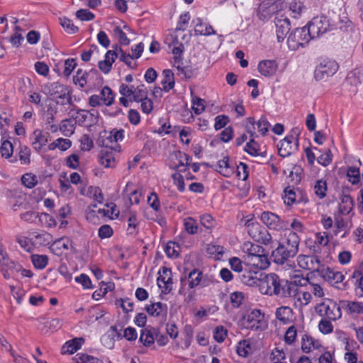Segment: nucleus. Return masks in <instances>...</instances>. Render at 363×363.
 Masks as SVG:
<instances>
[{
    "mask_svg": "<svg viewBox=\"0 0 363 363\" xmlns=\"http://www.w3.org/2000/svg\"><path fill=\"white\" fill-rule=\"evenodd\" d=\"M13 151V147L12 143L9 140H4L0 147V152L1 156L5 158H9Z\"/></svg>",
    "mask_w": 363,
    "mask_h": 363,
    "instance_id": "nucleus-56",
    "label": "nucleus"
},
{
    "mask_svg": "<svg viewBox=\"0 0 363 363\" xmlns=\"http://www.w3.org/2000/svg\"><path fill=\"white\" fill-rule=\"evenodd\" d=\"M263 315L260 310L255 309L247 314L243 315L242 325L247 329L257 330L262 328Z\"/></svg>",
    "mask_w": 363,
    "mask_h": 363,
    "instance_id": "nucleus-11",
    "label": "nucleus"
},
{
    "mask_svg": "<svg viewBox=\"0 0 363 363\" xmlns=\"http://www.w3.org/2000/svg\"><path fill=\"white\" fill-rule=\"evenodd\" d=\"M216 170L223 177H230L234 174L235 167L230 164L229 157L225 156L218 160Z\"/></svg>",
    "mask_w": 363,
    "mask_h": 363,
    "instance_id": "nucleus-25",
    "label": "nucleus"
},
{
    "mask_svg": "<svg viewBox=\"0 0 363 363\" xmlns=\"http://www.w3.org/2000/svg\"><path fill=\"white\" fill-rule=\"evenodd\" d=\"M289 9L294 13V17L296 18L301 14L305 7L301 1L294 0L290 4Z\"/></svg>",
    "mask_w": 363,
    "mask_h": 363,
    "instance_id": "nucleus-63",
    "label": "nucleus"
},
{
    "mask_svg": "<svg viewBox=\"0 0 363 363\" xmlns=\"http://www.w3.org/2000/svg\"><path fill=\"white\" fill-rule=\"evenodd\" d=\"M360 301H345L343 307L348 314H359Z\"/></svg>",
    "mask_w": 363,
    "mask_h": 363,
    "instance_id": "nucleus-45",
    "label": "nucleus"
},
{
    "mask_svg": "<svg viewBox=\"0 0 363 363\" xmlns=\"http://www.w3.org/2000/svg\"><path fill=\"white\" fill-rule=\"evenodd\" d=\"M72 118L76 124L77 123L80 126L91 127L98 122V117L95 115L94 111L91 112L84 109H79L72 116Z\"/></svg>",
    "mask_w": 363,
    "mask_h": 363,
    "instance_id": "nucleus-13",
    "label": "nucleus"
},
{
    "mask_svg": "<svg viewBox=\"0 0 363 363\" xmlns=\"http://www.w3.org/2000/svg\"><path fill=\"white\" fill-rule=\"evenodd\" d=\"M340 200L341 202L339 203V212L342 215L349 214L354 206L353 199L348 194L343 191Z\"/></svg>",
    "mask_w": 363,
    "mask_h": 363,
    "instance_id": "nucleus-28",
    "label": "nucleus"
},
{
    "mask_svg": "<svg viewBox=\"0 0 363 363\" xmlns=\"http://www.w3.org/2000/svg\"><path fill=\"white\" fill-rule=\"evenodd\" d=\"M87 76L88 74L86 72L79 69L77 70L76 75L74 76L73 82L75 84H78L81 88H83L87 83Z\"/></svg>",
    "mask_w": 363,
    "mask_h": 363,
    "instance_id": "nucleus-50",
    "label": "nucleus"
},
{
    "mask_svg": "<svg viewBox=\"0 0 363 363\" xmlns=\"http://www.w3.org/2000/svg\"><path fill=\"white\" fill-rule=\"evenodd\" d=\"M100 163L105 167H113L116 165V160L113 153L111 151H101Z\"/></svg>",
    "mask_w": 363,
    "mask_h": 363,
    "instance_id": "nucleus-41",
    "label": "nucleus"
},
{
    "mask_svg": "<svg viewBox=\"0 0 363 363\" xmlns=\"http://www.w3.org/2000/svg\"><path fill=\"white\" fill-rule=\"evenodd\" d=\"M32 239L34 240L36 245L40 246H47L54 242L52 235L45 231H43L40 233H33Z\"/></svg>",
    "mask_w": 363,
    "mask_h": 363,
    "instance_id": "nucleus-34",
    "label": "nucleus"
},
{
    "mask_svg": "<svg viewBox=\"0 0 363 363\" xmlns=\"http://www.w3.org/2000/svg\"><path fill=\"white\" fill-rule=\"evenodd\" d=\"M128 230L129 231V233L130 234L136 233L138 231L137 228L138 225V218H137L135 213H134V212L130 213V215H129V217L128 219Z\"/></svg>",
    "mask_w": 363,
    "mask_h": 363,
    "instance_id": "nucleus-60",
    "label": "nucleus"
},
{
    "mask_svg": "<svg viewBox=\"0 0 363 363\" xmlns=\"http://www.w3.org/2000/svg\"><path fill=\"white\" fill-rule=\"evenodd\" d=\"M255 121L253 118H247V124L246 125L247 132L250 135L251 139L247 143L244 150L252 156H260L265 157L267 152L264 151L259 152V145L255 140V137L257 136L255 132Z\"/></svg>",
    "mask_w": 363,
    "mask_h": 363,
    "instance_id": "nucleus-6",
    "label": "nucleus"
},
{
    "mask_svg": "<svg viewBox=\"0 0 363 363\" xmlns=\"http://www.w3.org/2000/svg\"><path fill=\"white\" fill-rule=\"evenodd\" d=\"M76 363H103L96 357L84 353H78L74 357Z\"/></svg>",
    "mask_w": 363,
    "mask_h": 363,
    "instance_id": "nucleus-46",
    "label": "nucleus"
},
{
    "mask_svg": "<svg viewBox=\"0 0 363 363\" xmlns=\"http://www.w3.org/2000/svg\"><path fill=\"white\" fill-rule=\"evenodd\" d=\"M22 184L28 189L33 188L38 183L37 177L32 174H25L21 177Z\"/></svg>",
    "mask_w": 363,
    "mask_h": 363,
    "instance_id": "nucleus-55",
    "label": "nucleus"
},
{
    "mask_svg": "<svg viewBox=\"0 0 363 363\" xmlns=\"http://www.w3.org/2000/svg\"><path fill=\"white\" fill-rule=\"evenodd\" d=\"M263 276V273L261 272L255 271H245L240 276V279L241 281L247 286H258L259 284V280L261 277Z\"/></svg>",
    "mask_w": 363,
    "mask_h": 363,
    "instance_id": "nucleus-21",
    "label": "nucleus"
},
{
    "mask_svg": "<svg viewBox=\"0 0 363 363\" xmlns=\"http://www.w3.org/2000/svg\"><path fill=\"white\" fill-rule=\"evenodd\" d=\"M298 286L294 281L280 279L277 296L286 298L295 296L298 293Z\"/></svg>",
    "mask_w": 363,
    "mask_h": 363,
    "instance_id": "nucleus-15",
    "label": "nucleus"
},
{
    "mask_svg": "<svg viewBox=\"0 0 363 363\" xmlns=\"http://www.w3.org/2000/svg\"><path fill=\"white\" fill-rule=\"evenodd\" d=\"M242 250L244 252L247 253V259L249 260L252 257L258 255L259 253L264 252V248L257 245L254 244L250 242H246L243 244Z\"/></svg>",
    "mask_w": 363,
    "mask_h": 363,
    "instance_id": "nucleus-35",
    "label": "nucleus"
},
{
    "mask_svg": "<svg viewBox=\"0 0 363 363\" xmlns=\"http://www.w3.org/2000/svg\"><path fill=\"white\" fill-rule=\"evenodd\" d=\"M359 169L355 167H350L347 169V176L349 182L352 184H357L359 182Z\"/></svg>",
    "mask_w": 363,
    "mask_h": 363,
    "instance_id": "nucleus-54",
    "label": "nucleus"
},
{
    "mask_svg": "<svg viewBox=\"0 0 363 363\" xmlns=\"http://www.w3.org/2000/svg\"><path fill=\"white\" fill-rule=\"evenodd\" d=\"M247 233L249 235L255 240V239H259V234L262 230H264L265 228L260 225L258 223H249L247 226Z\"/></svg>",
    "mask_w": 363,
    "mask_h": 363,
    "instance_id": "nucleus-47",
    "label": "nucleus"
},
{
    "mask_svg": "<svg viewBox=\"0 0 363 363\" xmlns=\"http://www.w3.org/2000/svg\"><path fill=\"white\" fill-rule=\"evenodd\" d=\"M162 74L164 76V79L161 84H162L163 90L165 92H168L174 88L175 84L174 74L170 69H164L162 72Z\"/></svg>",
    "mask_w": 363,
    "mask_h": 363,
    "instance_id": "nucleus-38",
    "label": "nucleus"
},
{
    "mask_svg": "<svg viewBox=\"0 0 363 363\" xmlns=\"http://www.w3.org/2000/svg\"><path fill=\"white\" fill-rule=\"evenodd\" d=\"M300 133L301 130L298 128H294L291 133L279 142L278 152L281 157H288L291 155L294 151L298 150Z\"/></svg>",
    "mask_w": 363,
    "mask_h": 363,
    "instance_id": "nucleus-2",
    "label": "nucleus"
},
{
    "mask_svg": "<svg viewBox=\"0 0 363 363\" xmlns=\"http://www.w3.org/2000/svg\"><path fill=\"white\" fill-rule=\"evenodd\" d=\"M339 65L333 60L325 59L316 67L314 77L316 80H323L334 75L338 70Z\"/></svg>",
    "mask_w": 363,
    "mask_h": 363,
    "instance_id": "nucleus-9",
    "label": "nucleus"
},
{
    "mask_svg": "<svg viewBox=\"0 0 363 363\" xmlns=\"http://www.w3.org/2000/svg\"><path fill=\"white\" fill-rule=\"evenodd\" d=\"M0 265L10 269H20L19 264L9 257L2 243L0 244Z\"/></svg>",
    "mask_w": 363,
    "mask_h": 363,
    "instance_id": "nucleus-31",
    "label": "nucleus"
},
{
    "mask_svg": "<svg viewBox=\"0 0 363 363\" xmlns=\"http://www.w3.org/2000/svg\"><path fill=\"white\" fill-rule=\"evenodd\" d=\"M33 137L32 145L35 150L39 152L48 142L49 134L43 133L42 130L38 129L34 130Z\"/></svg>",
    "mask_w": 363,
    "mask_h": 363,
    "instance_id": "nucleus-29",
    "label": "nucleus"
},
{
    "mask_svg": "<svg viewBox=\"0 0 363 363\" xmlns=\"http://www.w3.org/2000/svg\"><path fill=\"white\" fill-rule=\"evenodd\" d=\"M286 239L285 240L281 243L282 246H284L291 251V253H294V255H297L298 252V245L300 239L296 233L289 230L288 234L285 235Z\"/></svg>",
    "mask_w": 363,
    "mask_h": 363,
    "instance_id": "nucleus-20",
    "label": "nucleus"
},
{
    "mask_svg": "<svg viewBox=\"0 0 363 363\" xmlns=\"http://www.w3.org/2000/svg\"><path fill=\"white\" fill-rule=\"evenodd\" d=\"M84 343L83 337H74L69 341H67L61 349L62 354H72L81 348Z\"/></svg>",
    "mask_w": 363,
    "mask_h": 363,
    "instance_id": "nucleus-24",
    "label": "nucleus"
},
{
    "mask_svg": "<svg viewBox=\"0 0 363 363\" xmlns=\"http://www.w3.org/2000/svg\"><path fill=\"white\" fill-rule=\"evenodd\" d=\"M60 23L62 28L69 33H75L79 30L78 27L75 26L72 21L67 18H60Z\"/></svg>",
    "mask_w": 363,
    "mask_h": 363,
    "instance_id": "nucleus-49",
    "label": "nucleus"
},
{
    "mask_svg": "<svg viewBox=\"0 0 363 363\" xmlns=\"http://www.w3.org/2000/svg\"><path fill=\"white\" fill-rule=\"evenodd\" d=\"M159 277H157V284L159 287H162L160 282L164 284V291L165 293H169L172 288V271L169 268L163 267L159 272Z\"/></svg>",
    "mask_w": 363,
    "mask_h": 363,
    "instance_id": "nucleus-19",
    "label": "nucleus"
},
{
    "mask_svg": "<svg viewBox=\"0 0 363 363\" xmlns=\"http://www.w3.org/2000/svg\"><path fill=\"white\" fill-rule=\"evenodd\" d=\"M200 223L206 229H211L216 224V220L208 213L203 214L200 217Z\"/></svg>",
    "mask_w": 363,
    "mask_h": 363,
    "instance_id": "nucleus-59",
    "label": "nucleus"
},
{
    "mask_svg": "<svg viewBox=\"0 0 363 363\" xmlns=\"http://www.w3.org/2000/svg\"><path fill=\"white\" fill-rule=\"evenodd\" d=\"M145 310L150 315L160 316L162 312H167V306L162 302L153 303L145 306Z\"/></svg>",
    "mask_w": 363,
    "mask_h": 363,
    "instance_id": "nucleus-37",
    "label": "nucleus"
},
{
    "mask_svg": "<svg viewBox=\"0 0 363 363\" xmlns=\"http://www.w3.org/2000/svg\"><path fill=\"white\" fill-rule=\"evenodd\" d=\"M76 123L72 118H67L61 121L59 129L65 137H70L74 133Z\"/></svg>",
    "mask_w": 363,
    "mask_h": 363,
    "instance_id": "nucleus-33",
    "label": "nucleus"
},
{
    "mask_svg": "<svg viewBox=\"0 0 363 363\" xmlns=\"http://www.w3.org/2000/svg\"><path fill=\"white\" fill-rule=\"evenodd\" d=\"M319 274L331 285L337 289H341L340 284L345 279L344 275L341 272L323 265L322 269H320Z\"/></svg>",
    "mask_w": 363,
    "mask_h": 363,
    "instance_id": "nucleus-14",
    "label": "nucleus"
},
{
    "mask_svg": "<svg viewBox=\"0 0 363 363\" xmlns=\"http://www.w3.org/2000/svg\"><path fill=\"white\" fill-rule=\"evenodd\" d=\"M295 256L296 255L293 252L291 253V251L286 249L284 246H282L281 243H279L278 247L272 252V257L274 262L279 264H283L289 258Z\"/></svg>",
    "mask_w": 363,
    "mask_h": 363,
    "instance_id": "nucleus-18",
    "label": "nucleus"
},
{
    "mask_svg": "<svg viewBox=\"0 0 363 363\" xmlns=\"http://www.w3.org/2000/svg\"><path fill=\"white\" fill-rule=\"evenodd\" d=\"M335 227L334 234L337 235L341 231H346L350 230V226L347 221L340 217H337L335 219Z\"/></svg>",
    "mask_w": 363,
    "mask_h": 363,
    "instance_id": "nucleus-51",
    "label": "nucleus"
},
{
    "mask_svg": "<svg viewBox=\"0 0 363 363\" xmlns=\"http://www.w3.org/2000/svg\"><path fill=\"white\" fill-rule=\"evenodd\" d=\"M114 35L118 38L121 44L128 45L130 43V40L127 38V35L124 30L119 26H116L113 30Z\"/></svg>",
    "mask_w": 363,
    "mask_h": 363,
    "instance_id": "nucleus-62",
    "label": "nucleus"
},
{
    "mask_svg": "<svg viewBox=\"0 0 363 363\" xmlns=\"http://www.w3.org/2000/svg\"><path fill=\"white\" fill-rule=\"evenodd\" d=\"M297 337V329L295 325H291L286 330L285 335H284V341L288 345L293 344Z\"/></svg>",
    "mask_w": 363,
    "mask_h": 363,
    "instance_id": "nucleus-48",
    "label": "nucleus"
},
{
    "mask_svg": "<svg viewBox=\"0 0 363 363\" xmlns=\"http://www.w3.org/2000/svg\"><path fill=\"white\" fill-rule=\"evenodd\" d=\"M96 143L99 146L115 149V147L113 146V144L115 143V140H113L111 131H103L100 133Z\"/></svg>",
    "mask_w": 363,
    "mask_h": 363,
    "instance_id": "nucleus-36",
    "label": "nucleus"
},
{
    "mask_svg": "<svg viewBox=\"0 0 363 363\" xmlns=\"http://www.w3.org/2000/svg\"><path fill=\"white\" fill-rule=\"evenodd\" d=\"M347 84L357 86L363 82V68L357 67L350 72L346 77Z\"/></svg>",
    "mask_w": 363,
    "mask_h": 363,
    "instance_id": "nucleus-30",
    "label": "nucleus"
},
{
    "mask_svg": "<svg viewBox=\"0 0 363 363\" xmlns=\"http://www.w3.org/2000/svg\"><path fill=\"white\" fill-rule=\"evenodd\" d=\"M298 265L303 269L320 272L323 264L317 256L299 255L297 257Z\"/></svg>",
    "mask_w": 363,
    "mask_h": 363,
    "instance_id": "nucleus-12",
    "label": "nucleus"
},
{
    "mask_svg": "<svg viewBox=\"0 0 363 363\" xmlns=\"http://www.w3.org/2000/svg\"><path fill=\"white\" fill-rule=\"evenodd\" d=\"M251 264L255 266L257 268L259 269H264L267 268L269 262L268 261L267 257L265 255L264 252L262 253L257 254L256 255L252 257L249 260Z\"/></svg>",
    "mask_w": 363,
    "mask_h": 363,
    "instance_id": "nucleus-39",
    "label": "nucleus"
},
{
    "mask_svg": "<svg viewBox=\"0 0 363 363\" xmlns=\"http://www.w3.org/2000/svg\"><path fill=\"white\" fill-rule=\"evenodd\" d=\"M186 279H188L189 287L190 289H194L201 283L202 272L197 269H194L189 273L187 277H181L180 281L182 285Z\"/></svg>",
    "mask_w": 363,
    "mask_h": 363,
    "instance_id": "nucleus-27",
    "label": "nucleus"
},
{
    "mask_svg": "<svg viewBox=\"0 0 363 363\" xmlns=\"http://www.w3.org/2000/svg\"><path fill=\"white\" fill-rule=\"evenodd\" d=\"M101 101L106 106H111L114 101L113 91L108 86H104L99 93Z\"/></svg>",
    "mask_w": 363,
    "mask_h": 363,
    "instance_id": "nucleus-42",
    "label": "nucleus"
},
{
    "mask_svg": "<svg viewBox=\"0 0 363 363\" xmlns=\"http://www.w3.org/2000/svg\"><path fill=\"white\" fill-rule=\"evenodd\" d=\"M276 318L283 325L293 323L294 311L289 306H280L276 309Z\"/></svg>",
    "mask_w": 363,
    "mask_h": 363,
    "instance_id": "nucleus-22",
    "label": "nucleus"
},
{
    "mask_svg": "<svg viewBox=\"0 0 363 363\" xmlns=\"http://www.w3.org/2000/svg\"><path fill=\"white\" fill-rule=\"evenodd\" d=\"M31 261L35 268L43 269L48 264V257L47 255H31Z\"/></svg>",
    "mask_w": 363,
    "mask_h": 363,
    "instance_id": "nucleus-44",
    "label": "nucleus"
},
{
    "mask_svg": "<svg viewBox=\"0 0 363 363\" xmlns=\"http://www.w3.org/2000/svg\"><path fill=\"white\" fill-rule=\"evenodd\" d=\"M193 23H195L194 33L196 35L208 36L216 33L211 25L203 22L200 18L194 20Z\"/></svg>",
    "mask_w": 363,
    "mask_h": 363,
    "instance_id": "nucleus-23",
    "label": "nucleus"
},
{
    "mask_svg": "<svg viewBox=\"0 0 363 363\" xmlns=\"http://www.w3.org/2000/svg\"><path fill=\"white\" fill-rule=\"evenodd\" d=\"M313 39L306 26L294 29L287 39L288 47L291 50H296L306 47Z\"/></svg>",
    "mask_w": 363,
    "mask_h": 363,
    "instance_id": "nucleus-4",
    "label": "nucleus"
},
{
    "mask_svg": "<svg viewBox=\"0 0 363 363\" xmlns=\"http://www.w3.org/2000/svg\"><path fill=\"white\" fill-rule=\"evenodd\" d=\"M276 34L278 42H282L291 29L290 21L287 18L281 16L276 18L275 21Z\"/></svg>",
    "mask_w": 363,
    "mask_h": 363,
    "instance_id": "nucleus-17",
    "label": "nucleus"
},
{
    "mask_svg": "<svg viewBox=\"0 0 363 363\" xmlns=\"http://www.w3.org/2000/svg\"><path fill=\"white\" fill-rule=\"evenodd\" d=\"M88 194L94 201L101 203L104 201V196L101 189L98 186H89Z\"/></svg>",
    "mask_w": 363,
    "mask_h": 363,
    "instance_id": "nucleus-57",
    "label": "nucleus"
},
{
    "mask_svg": "<svg viewBox=\"0 0 363 363\" xmlns=\"http://www.w3.org/2000/svg\"><path fill=\"white\" fill-rule=\"evenodd\" d=\"M352 278L355 279L357 287L363 294V265H361L358 269L354 271Z\"/></svg>",
    "mask_w": 363,
    "mask_h": 363,
    "instance_id": "nucleus-58",
    "label": "nucleus"
},
{
    "mask_svg": "<svg viewBox=\"0 0 363 363\" xmlns=\"http://www.w3.org/2000/svg\"><path fill=\"white\" fill-rule=\"evenodd\" d=\"M313 38H317L332 29L333 25L326 16L313 17L306 26Z\"/></svg>",
    "mask_w": 363,
    "mask_h": 363,
    "instance_id": "nucleus-5",
    "label": "nucleus"
},
{
    "mask_svg": "<svg viewBox=\"0 0 363 363\" xmlns=\"http://www.w3.org/2000/svg\"><path fill=\"white\" fill-rule=\"evenodd\" d=\"M321 345L318 340H314L311 335L305 334L302 337L301 350L305 353H308L312 349H318Z\"/></svg>",
    "mask_w": 363,
    "mask_h": 363,
    "instance_id": "nucleus-32",
    "label": "nucleus"
},
{
    "mask_svg": "<svg viewBox=\"0 0 363 363\" xmlns=\"http://www.w3.org/2000/svg\"><path fill=\"white\" fill-rule=\"evenodd\" d=\"M228 331L223 326H218L213 330V337L218 342H223L226 336Z\"/></svg>",
    "mask_w": 363,
    "mask_h": 363,
    "instance_id": "nucleus-64",
    "label": "nucleus"
},
{
    "mask_svg": "<svg viewBox=\"0 0 363 363\" xmlns=\"http://www.w3.org/2000/svg\"><path fill=\"white\" fill-rule=\"evenodd\" d=\"M277 69V64L275 60H263L258 65L259 73L264 77L274 75Z\"/></svg>",
    "mask_w": 363,
    "mask_h": 363,
    "instance_id": "nucleus-26",
    "label": "nucleus"
},
{
    "mask_svg": "<svg viewBox=\"0 0 363 363\" xmlns=\"http://www.w3.org/2000/svg\"><path fill=\"white\" fill-rule=\"evenodd\" d=\"M279 277L274 273L263 274L259 280V291L262 294L272 296L277 294L279 289Z\"/></svg>",
    "mask_w": 363,
    "mask_h": 363,
    "instance_id": "nucleus-8",
    "label": "nucleus"
},
{
    "mask_svg": "<svg viewBox=\"0 0 363 363\" xmlns=\"http://www.w3.org/2000/svg\"><path fill=\"white\" fill-rule=\"evenodd\" d=\"M45 90L52 96L57 104L62 106L72 105V91L68 86L59 82H53L45 86Z\"/></svg>",
    "mask_w": 363,
    "mask_h": 363,
    "instance_id": "nucleus-1",
    "label": "nucleus"
},
{
    "mask_svg": "<svg viewBox=\"0 0 363 363\" xmlns=\"http://www.w3.org/2000/svg\"><path fill=\"white\" fill-rule=\"evenodd\" d=\"M328 191V184L325 180L318 179L314 184L315 194L320 199L326 196Z\"/></svg>",
    "mask_w": 363,
    "mask_h": 363,
    "instance_id": "nucleus-43",
    "label": "nucleus"
},
{
    "mask_svg": "<svg viewBox=\"0 0 363 363\" xmlns=\"http://www.w3.org/2000/svg\"><path fill=\"white\" fill-rule=\"evenodd\" d=\"M184 225L186 231L189 234H195L197 233L198 225L196 221L191 217H188L184 219Z\"/></svg>",
    "mask_w": 363,
    "mask_h": 363,
    "instance_id": "nucleus-53",
    "label": "nucleus"
},
{
    "mask_svg": "<svg viewBox=\"0 0 363 363\" xmlns=\"http://www.w3.org/2000/svg\"><path fill=\"white\" fill-rule=\"evenodd\" d=\"M154 329L146 328L141 331L140 341L146 347H150L155 342Z\"/></svg>",
    "mask_w": 363,
    "mask_h": 363,
    "instance_id": "nucleus-40",
    "label": "nucleus"
},
{
    "mask_svg": "<svg viewBox=\"0 0 363 363\" xmlns=\"http://www.w3.org/2000/svg\"><path fill=\"white\" fill-rule=\"evenodd\" d=\"M283 199L284 203L287 206H291L294 203L304 202L306 203L308 199L304 197L303 193L300 190L295 191L290 188L286 187L284 191Z\"/></svg>",
    "mask_w": 363,
    "mask_h": 363,
    "instance_id": "nucleus-16",
    "label": "nucleus"
},
{
    "mask_svg": "<svg viewBox=\"0 0 363 363\" xmlns=\"http://www.w3.org/2000/svg\"><path fill=\"white\" fill-rule=\"evenodd\" d=\"M119 93L121 96H130V102H139L147 96V90L143 84L137 86L121 84L119 86Z\"/></svg>",
    "mask_w": 363,
    "mask_h": 363,
    "instance_id": "nucleus-7",
    "label": "nucleus"
},
{
    "mask_svg": "<svg viewBox=\"0 0 363 363\" xmlns=\"http://www.w3.org/2000/svg\"><path fill=\"white\" fill-rule=\"evenodd\" d=\"M333 320H329L327 318H323L320 320L318 324L319 330L323 334H329L331 333L333 330V325L331 323Z\"/></svg>",
    "mask_w": 363,
    "mask_h": 363,
    "instance_id": "nucleus-52",
    "label": "nucleus"
},
{
    "mask_svg": "<svg viewBox=\"0 0 363 363\" xmlns=\"http://www.w3.org/2000/svg\"><path fill=\"white\" fill-rule=\"evenodd\" d=\"M256 124L258 131L261 133L262 135H265L271 127V124L267 120V118L264 116L260 118Z\"/></svg>",
    "mask_w": 363,
    "mask_h": 363,
    "instance_id": "nucleus-61",
    "label": "nucleus"
},
{
    "mask_svg": "<svg viewBox=\"0 0 363 363\" xmlns=\"http://www.w3.org/2000/svg\"><path fill=\"white\" fill-rule=\"evenodd\" d=\"M316 313L323 318L335 321L342 317L340 306L332 299H326L315 307Z\"/></svg>",
    "mask_w": 363,
    "mask_h": 363,
    "instance_id": "nucleus-3",
    "label": "nucleus"
},
{
    "mask_svg": "<svg viewBox=\"0 0 363 363\" xmlns=\"http://www.w3.org/2000/svg\"><path fill=\"white\" fill-rule=\"evenodd\" d=\"M261 220L268 228L274 230H287L289 226L288 221L269 211L263 212L261 215Z\"/></svg>",
    "mask_w": 363,
    "mask_h": 363,
    "instance_id": "nucleus-10",
    "label": "nucleus"
}]
</instances>
